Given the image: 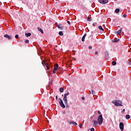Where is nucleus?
Instances as JSON below:
<instances>
[{"label": "nucleus", "mask_w": 131, "mask_h": 131, "mask_svg": "<svg viewBox=\"0 0 131 131\" xmlns=\"http://www.w3.org/2000/svg\"><path fill=\"white\" fill-rule=\"evenodd\" d=\"M58 28H60V26H57Z\"/></svg>", "instance_id": "e433bc0d"}, {"label": "nucleus", "mask_w": 131, "mask_h": 131, "mask_svg": "<svg viewBox=\"0 0 131 131\" xmlns=\"http://www.w3.org/2000/svg\"><path fill=\"white\" fill-rule=\"evenodd\" d=\"M95 55H98V52H96L95 53Z\"/></svg>", "instance_id": "72a5a7b5"}, {"label": "nucleus", "mask_w": 131, "mask_h": 131, "mask_svg": "<svg viewBox=\"0 0 131 131\" xmlns=\"http://www.w3.org/2000/svg\"><path fill=\"white\" fill-rule=\"evenodd\" d=\"M124 112H125V109H123V110L122 111L121 113L123 114V113H124Z\"/></svg>", "instance_id": "a878e982"}, {"label": "nucleus", "mask_w": 131, "mask_h": 131, "mask_svg": "<svg viewBox=\"0 0 131 131\" xmlns=\"http://www.w3.org/2000/svg\"><path fill=\"white\" fill-rule=\"evenodd\" d=\"M98 114H101V112H100V111H98Z\"/></svg>", "instance_id": "473e14b6"}, {"label": "nucleus", "mask_w": 131, "mask_h": 131, "mask_svg": "<svg viewBox=\"0 0 131 131\" xmlns=\"http://www.w3.org/2000/svg\"><path fill=\"white\" fill-rule=\"evenodd\" d=\"M112 103L117 106L122 107V106H123V105H122V102L119 100H114L112 101Z\"/></svg>", "instance_id": "f03ea898"}, {"label": "nucleus", "mask_w": 131, "mask_h": 131, "mask_svg": "<svg viewBox=\"0 0 131 131\" xmlns=\"http://www.w3.org/2000/svg\"><path fill=\"white\" fill-rule=\"evenodd\" d=\"M15 37V38H19V35H16Z\"/></svg>", "instance_id": "cd10ccee"}, {"label": "nucleus", "mask_w": 131, "mask_h": 131, "mask_svg": "<svg viewBox=\"0 0 131 131\" xmlns=\"http://www.w3.org/2000/svg\"><path fill=\"white\" fill-rule=\"evenodd\" d=\"M84 99H85L84 97H82V100H84Z\"/></svg>", "instance_id": "f704fd0d"}, {"label": "nucleus", "mask_w": 131, "mask_h": 131, "mask_svg": "<svg viewBox=\"0 0 131 131\" xmlns=\"http://www.w3.org/2000/svg\"><path fill=\"white\" fill-rule=\"evenodd\" d=\"M70 124H74V125H77V123L75 122H74V121H72L70 122Z\"/></svg>", "instance_id": "9b49d317"}, {"label": "nucleus", "mask_w": 131, "mask_h": 131, "mask_svg": "<svg viewBox=\"0 0 131 131\" xmlns=\"http://www.w3.org/2000/svg\"><path fill=\"white\" fill-rule=\"evenodd\" d=\"M63 100L64 101L65 105H68V99H67V97L64 96Z\"/></svg>", "instance_id": "423d86ee"}, {"label": "nucleus", "mask_w": 131, "mask_h": 131, "mask_svg": "<svg viewBox=\"0 0 131 131\" xmlns=\"http://www.w3.org/2000/svg\"><path fill=\"white\" fill-rule=\"evenodd\" d=\"M42 65H43V66H45V65H46V67H47V70H50V67L49 66V64L46 63V62L45 61V60H43V61H42Z\"/></svg>", "instance_id": "39448f33"}, {"label": "nucleus", "mask_w": 131, "mask_h": 131, "mask_svg": "<svg viewBox=\"0 0 131 131\" xmlns=\"http://www.w3.org/2000/svg\"><path fill=\"white\" fill-rule=\"evenodd\" d=\"M67 23H68L69 25H70V21H67Z\"/></svg>", "instance_id": "2f4dec72"}, {"label": "nucleus", "mask_w": 131, "mask_h": 131, "mask_svg": "<svg viewBox=\"0 0 131 131\" xmlns=\"http://www.w3.org/2000/svg\"><path fill=\"white\" fill-rule=\"evenodd\" d=\"M119 127L121 131L123 130V128L124 127V125L123 124V123L122 122L120 123Z\"/></svg>", "instance_id": "0eeeda50"}, {"label": "nucleus", "mask_w": 131, "mask_h": 131, "mask_svg": "<svg viewBox=\"0 0 131 131\" xmlns=\"http://www.w3.org/2000/svg\"><path fill=\"white\" fill-rule=\"evenodd\" d=\"M58 68H59V64H58V63H55L54 66V70L53 71V74H55L56 72L58 71Z\"/></svg>", "instance_id": "7ed1b4c3"}, {"label": "nucleus", "mask_w": 131, "mask_h": 131, "mask_svg": "<svg viewBox=\"0 0 131 131\" xmlns=\"http://www.w3.org/2000/svg\"><path fill=\"white\" fill-rule=\"evenodd\" d=\"M63 32H62V31H60L59 32V35H60V36H63Z\"/></svg>", "instance_id": "6ab92c4d"}, {"label": "nucleus", "mask_w": 131, "mask_h": 131, "mask_svg": "<svg viewBox=\"0 0 131 131\" xmlns=\"http://www.w3.org/2000/svg\"><path fill=\"white\" fill-rule=\"evenodd\" d=\"M4 37H6L8 39H9V40L12 39V37L8 34H5Z\"/></svg>", "instance_id": "9d476101"}, {"label": "nucleus", "mask_w": 131, "mask_h": 131, "mask_svg": "<svg viewBox=\"0 0 131 131\" xmlns=\"http://www.w3.org/2000/svg\"><path fill=\"white\" fill-rule=\"evenodd\" d=\"M64 96H65L66 97H67V96H69V92H68L67 93L64 94Z\"/></svg>", "instance_id": "4be33fe9"}, {"label": "nucleus", "mask_w": 131, "mask_h": 131, "mask_svg": "<svg viewBox=\"0 0 131 131\" xmlns=\"http://www.w3.org/2000/svg\"><path fill=\"white\" fill-rule=\"evenodd\" d=\"M96 24H97V23H93V26H96Z\"/></svg>", "instance_id": "c756f323"}, {"label": "nucleus", "mask_w": 131, "mask_h": 131, "mask_svg": "<svg viewBox=\"0 0 131 131\" xmlns=\"http://www.w3.org/2000/svg\"><path fill=\"white\" fill-rule=\"evenodd\" d=\"M87 20H88V21H92V19H91V18L89 17H88Z\"/></svg>", "instance_id": "bb28decb"}, {"label": "nucleus", "mask_w": 131, "mask_h": 131, "mask_svg": "<svg viewBox=\"0 0 131 131\" xmlns=\"http://www.w3.org/2000/svg\"><path fill=\"white\" fill-rule=\"evenodd\" d=\"M38 30H39L40 32L43 33V31L42 30V29H41V28L38 27Z\"/></svg>", "instance_id": "2eb2a0df"}, {"label": "nucleus", "mask_w": 131, "mask_h": 131, "mask_svg": "<svg viewBox=\"0 0 131 131\" xmlns=\"http://www.w3.org/2000/svg\"><path fill=\"white\" fill-rule=\"evenodd\" d=\"M58 100H59L58 102L60 107H62V108H65V104H64V103H63V100H62L61 98H59Z\"/></svg>", "instance_id": "20e7f679"}, {"label": "nucleus", "mask_w": 131, "mask_h": 131, "mask_svg": "<svg viewBox=\"0 0 131 131\" xmlns=\"http://www.w3.org/2000/svg\"><path fill=\"white\" fill-rule=\"evenodd\" d=\"M79 126L80 128H82V123H80L79 125Z\"/></svg>", "instance_id": "5701e85b"}, {"label": "nucleus", "mask_w": 131, "mask_h": 131, "mask_svg": "<svg viewBox=\"0 0 131 131\" xmlns=\"http://www.w3.org/2000/svg\"><path fill=\"white\" fill-rule=\"evenodd\" d=\"M89 49H90V50H92V46H89Z\"/></svg>", "instance_id": "7c9ffc66"}, {"label": "nucleus", "mask_w": 131, "mask_h": 131, "mask_svg": "<svg viewBox=\"0 0 131 131\" xmlns=\"http://www.w3.org/2000/svg\"><path fill=\"white\" fill-rule=\"evenodd\" d=\"M25 35L27 37H28L29 36H31V33H26Z\"/></svg>", "instance_id": "f8f14e48"}, {"label": "nucleus", "mask_w": 131, "mask_h": 131, "mask_svg": "<svg viewBox=\"0 0 131 131\" xmlns=\"http://www.w3.org/2000/svg\"><path fill=\"white\" fill-rule=\"evenodd\" d=\"M119 11H120V10H119V9H116L115 10V13H119Z\"/></svg>", "instance_id": "412c9836"}, {"label": "nucleus", "mask_w": 131, "mask_h": 131, "mask_svg": "<svg viewBox=\"0 0 131 131\" xmlns=\"http://www.w3.org/2000/svg\"><path fill=\"white\" fill-rule=\"evenodd\" d=\"M59 91L60 93H63V92H64V89L63 88H60Z\"/></svg>", "instance_id": "a211bd4d"}, {"label": "nucleus", "mask_w": 131, "mask_h": 131, "mask_svg": "<svg viewBox=\"0 0 131 131\" xmlns=\"http://www.w3.org/2000/svg\"><path fill=\"white\" fill-rule=\"evenodd\" d=\"M25 42H26V43H28L29 42V40L27 39L25 41Z\"/></svg>", "instance_id": "b1692460"}, {"label": "nucleus", "mask_w": 131, "mask_h": 131, "mask_svg": "<svg viewBox=\"0 0 131 131\" xmlns=\"http://www.w3.org/2000/svg\"><path fill=\"white\" fill-rule=\"evenodd\" d=\"M98 29L99 30H102V31H104V29H103V27L101 26H98Z\"/></svg>", "instance_id": "4468645a"}, {"label": "nucleus", "mask_w": 131, "mask_h": 131, "mask_svg": "<svg viewBox=\"0 0 131 131\" xmlns=\"http://www.w3.org/2000/svg\"><path fill=\"white\" fill-rule=\"evenodd\" d=\"M122 31V28L120 29L119 31L116 32V34L117 35H120L121 34V32Z\"/></svg>", "instance_id": "1a4fd4ad"}, {"label": "nucleus", "mask_w": 131, "mask_h": 131, "mask_svg": "<svg viewBox=\"0 0 131 131\" xmlns=\"http://www.w3.org/2000/svg\"><path fill=\"white\" fill-rule=\"evenodd\" d=\"M56 100H58V96H56Z\"/></svg>", "instance_id": "c9c22d12"}, {"label": "nucleus", "mask_w": 131, "mask_h": 131, "mask_svg": "<svg viewBox=\"0 0 131 131\" xmlns=\"http://www.w3.org/2000/svg\"><path fill=\"white\" fill-rule=\"evenodd\" d=\"M119 40V39L115 38L114 39V42H118V41Z\"/></svg>", "instance_id": "dca6fc26"}, {"label": "nucleus", "mask_w": 131, "mask_h": 131, "mask_svg": "<svg viewBox=\"0 0 131 131\" xmlns=\"http://www.w3.org/2000/svg\"><path fill=\"white\" fill-rule=\"evenodd\" d=\"M86 36V34H84L82 38V41H84V39H85V37Z\"/></svg>", "instance_id": "ddd939ff"}, {"label": "nucleus", "mask_w": 131, "mask_h": 131, "mask_svg": "<svg viewBox=\"0 0 131 131\" xmlns=\"http://www.w3.org/2000/svg\"><path fill=\"white\" fill-rule=\"evenodd\" d=\"M112 65H113L114 66H115V65H116V61H112Z\"/></svg>", "instance_id": "aec40b11"}, {"label": "nucleus", "mask_w": 131, "mask_h": 131, "mask_svg": "<svg viewBox=\"0 0 131 131\" xmlns=\"http://www.w3.org/2000/svg\"><path fill=\"white\" fill-rule=\"evenodd\" d=\"M108 0H99V2L100 4H107L108 3Z\"/></svg>", "instance_id": "6e6552de"}, {"label": "nucleus", "mask_w": 131, "mask_h": 131, "mask_svg": "<svg viewBox=\"0 0 131 131\" xmlns=\"http://www.w3.org/2000/svg\"><path fill=\"white\" fill-rule=\"evenodd\" d=\"M91 93H92V95H95V91L94 90H92Z\"/></svg>", "instance_id": "393cba45"}, {"label": "nucleus", "mask_w": 131, "mask_h": 131, "mask_svg": "<svg viewBox=\"0 0 131 131\" xmlns=\"http://www.w3.org/2000/svg\"><path fill=\"white\" fill-rule=\"evenodd\" d=\"M125 118L126 119H129V118H130V116H129V115H126L125 116Z\"/></svg>", "instance_id": "f3484780"}, {"label": "nucleus", "mask_w": 131, "mask_h": 131, "mask_svg": "<svg viewBox=\"0 0 131 131\" xmlns=\"http://www.w3.org/2000/svg\"><path fill=\"white\" fill-rule=\"evenodd\" d=\"M93 123L94 125H97V124L101 125V124L103 123V116L100 115L99 116H98L97 121L94 120Z\"/></svg>", "instance_id": "f257e3e1"}, {"label": "nucleus", "mask_w": 131, "mask_h": 131, "mask_svg": "<svg viewBox=\"0 0 131 131\" xmlns=\"http://www.w3.org/2000/svg\"><path fill=\"white\" fill-rule=\"evenodd\" d=\"M123 17H124V18H126V17H127V15H126V14H124V15H123Z\"/></svg>", "instance_id": "c85d7f7f"}]
</instances>
